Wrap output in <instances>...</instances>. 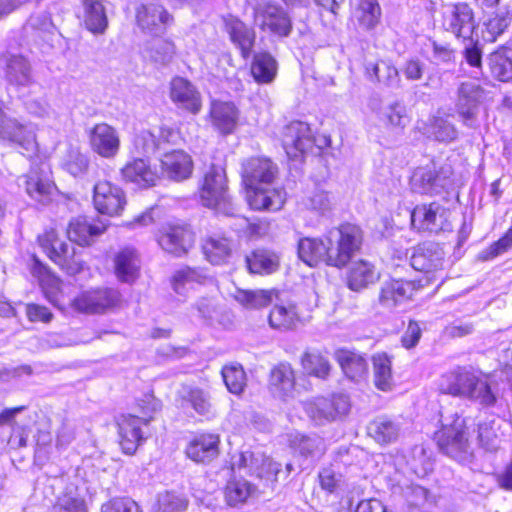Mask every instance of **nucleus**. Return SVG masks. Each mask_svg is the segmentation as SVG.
<instances>
[{"mask_svg":"<svg viewBox=\"0 0 512 512\" xmlns=\"http://www.w3.org/2000/svg\"><path fill=\"white\" fill-rule=\"evenodd\" d=\"M279 173L277 163L265 155H252L241 162V186L251 210L277 212L284 207L286 190L283 186L274 185Z\"/></svg>","mask_w":512,"mask_h":512,"instance_id":"nucleus-1","label":"nucleus"},{"mask_svg":"<svg viewBox=\"0 0 512 512\" xmlns=\"http://www.w3.org/2000/svg\"><path fill=\"white\" fill-rule=\"evenodd\" d=\"M277 138L290 160H304L309 155L321 156L332 144L329 134L312 132L308 123L299 120H292L281 127Z\"/></svg>","mask_w":512,"mask_h":512,"instance_id":"nucleus-2","label":"nucleus"},{"mask_svg":"<svg viewBox=\"0 0 512 512\" xmlns=\"http://www.w3.org/2000/svg\"><path fill=\"white\" fill-rule=\"evenodd\" d=\"M439 391L453 397L478 401L485 407H491L497 401L488 377L464 367L443 374L439 382Z\"/></svg>","mask_w":512,"mask_h":512,"instance_id":"nucleus-3","label":"nucleus"},{"mask_svg":"<svg viewBox=\"0 0 512 512\" xmlns=\"http://www.w3.org/2000/svg\"><path fill=\"white\" fill-rule=\"evenodd\" d=\"M432 441L439 453L458 463L463 464L473 457L470 428L466 418L459 414L441 423L433 432Z\"/></svg>","mask_w":512,"mask_h":512,"instance_id":"nucleus-4","label":"nucleus"},{"mask_svg":"<svg viewBox=\"0 0 512 512\" xmlns=\"http://www.w3.org/2000/svg\"><path fill=\"white\" fill-rule=\"evenodd\" d=\"M365 234L360 225L350 222L339 224L335 236H326L327 266L343 269L363 249Z\"/></svg>","mask_w":512,"mask_h":512,"instance_id":"nucleus-5","label":"nucleus"},{"mask_svg":"<svg viewBox=\"0 0 512 512\" xmlns=\"http://www.w3.org/2000/svg\"><path fill=\"white\" fill-rule=\"evenodd\" d=\"M198 196L203 206L219 210L231 205L228 177L224 167L212 164L204 172L198 186Z\"/></svg>","mask_w":512,"mask_h":512,"instance_id":"nucleus-6","label":"nucleus"},{"mask_svg":"<svg viewBox=\"0 0 512 512\" xmlns=\"http://www.w3.org/2000/svg\"><path fill=\"white\" fill-rule=\"evenodd\" d=\"M38 242L47 256L69 275L82 271L83 260L77 249L69 243L62 242L54 229L38 236Z\"/></svg>","mask_w":512,"mask_h":512,"instance_id":"nucleus-7","label":"nucleus"},{"mask_svg":"<svg viewBox=\"0 0 512 512\" xmlns=\"http://www.w3.org/2000/svg\"><path fill=\"white\" fill-rule=\"evenodd\" d=\"M424 286L421 279L389 277L379 287L378 303L384 309H395L404 303L413 301Z\"/></svg>","mask_w":512,"mask_h":512,"instance_id":"nucleus-8","label":"nucleus"},{"mask_svg":"<svg viewBox=\"0 0 512 512\" xmlns=\"http://www.w3.org/2000/svg\"><path fill=\"white\" fill-rule=\"evenodd\" d=\"M449 212L438 201L416 204L410 211V228L419 234H438L449 224Z\"/></svg>","mask_w":512,"mask_h":512,"instance_id":"nucleus-9","label":"nucleus"},{"mask_svg":"<svg viewBox=\"0 0 512 512\" xmlns=\"http://www.w3.org/2000/svg\"><path fill=\"white\" fill-rule=\"evenodd\" d=\"M221 454V437L217 432L202 430L194 433L184 448L185 457L198 465H209Z\"/></svg>","mask_w":512,"mask_h":512,"instance_id":"nucleus-10","label":"nucleus"},{"mask_svg":"<svg viewBox=\"0 0 512 512\" xmlns=\"http://www.w3.org/2000/svg\"><path fill=\"white\" fill-rule=\"evenodd\" d=\"M196 234L193 227L186 222L168 224L158 235V243L167 253L182 257L195 245Z\"/></svg>","mask_w":512,"mask_h":512,"instance_id":"nucleus-11","label":"nucleus"},{"mask_svg":"<svg viewBox=\"0 0 512 512\" xmlns=\"http://www.w3.org/2000/svg\"><path fill=\"white\" fill-rule=\"evenodd\" d=\"M254 20L262 31L285 38L288 37L293 29V24L288 13L274 2H265L254 9Z\"/></svg>","mask_w":512,"mask_h":512,"instance_id":"nucleus-12","label":"nucleus"},{"mask_svg":"<svg viewBox=\"0 0 512 512\" xmlns=\"http://www.w3.org/2000/svg\"><path fill=\"white\" fill-rule=\"evenodd\" d=\"M169 98L179 111L187 115H198L203 109L201 92L189 79L182 76L172 77Z\"/></svg>","mask_w":512,"mask_h":512,"instance_id":"nucleus-13","label":"nucleus"},{"mask_svg":"<svg viewBox=\"0 0 512 512\" xmlns=\"http://www.w3.org/2000/svg\"><path fill=\"white\" fill-rule=\"evenodd\" d=\"M349 410L348 398L342 394L317 396L305 405L308 416L318 424L335 421L348 414Z\"/></svg>","mask_w":512,"mask_h":512,"instance_id":"nucleus-14","label":"nucleus"},{"mask_svg":"<svg viewBox=\"0 0 512 512\" xmlns=\"http://www.w3.org/2000/svg\"><path fill=\"white\" fill-rule=\"evenodd\" d=\"M51 171L47 163L33 166L27 175L19 178V185H24L27 194L35 201L46 204L56 191L50 177Z\"/></svg>","mask_w":512,"mask_h":512,"instance_id":"nucleus-15","label":"nucleus"},{"mask_svg":"<svg viewBox=\"0 0 512 512\" xmlns=\"http://www.w3.org/2000/svg\"><path fill=\"white\" fill-rule=\"evenodd\" d=\"M297 387V372L288 361L273 365L267 378V389L272 397L286 401L292 398Z\"/></svg>","mask_w":512,"mask_h":512,"instance_id":"nucleus-16","label":"nucleus"},{"mask_svg":"<svg viewBox=\"0 0 512 512\" xmlns=\"http://www.w3.org/2000/svg\"><path fill=\"white\" fill-rule=\"evenodd\" d=\"M174 16L160 3L141 4L135 11V23L143 31L156 34L174 24Z\"/></svg>","mask_w":512,"mask_h":512,"instance_id":"nucleus-17","label":"nucleus"},{"mask_svg":"<svg viewBox=\"0 0 512 512\" xmlns=\"http://www.w3.org/2000/svg\"><path fill=\"white\" fill-rule=\"evenodd\" d=\"M0 140L17 144L27 153L37 150L36 136L33 127L24 125L16 119L7 118L0 102Z\"/></svg>","mask_w":512,"mask_h":512,"instance_id":"nucleus-18","label":"nucleus"},{"mask_svg":"<svg viewBox=\"0 0 512 512\" xmlns=\"http://www.w3.org/2000/svg\"><path fill=\"white\" fill-rule=\"evenodd\" d=\"M442 24L456 38H466V33L472 32L475 27L473 7L467 1L452 3L449 12L442 15Z\"/></svg>","mask_w":512,"mask_h":512,"instance_id":"nucleus-19","label":"nucleus"},{"mask_svg":"<svg viewBox=\"0 0 512 512\" xmlns=\"http://www.w3.org/2000/svg\"><path fill=\"white\" fill-rule=\"evenodd\" d=\"M222 19L224 31L231 43L239 50L241 58L244 60L250 58L256 43L254 29L232 14L226 15Z\"/></svg>","mask_w":512,"mask_h":512,"instance_id":"nucleus-20","label":"nucleus"},{"mask_svg":"<svg viewBox=\"0 0 512 512\" xmlns=\"http://www.w3.org/2000/svg\"><path fill=\"white\" fill-rule=\"evenodd\" d=\"M120 301V294L112 288H99L84 291L75 297L72 306L79 312L100 313L116 306Z\"/></svg>","mask_w":512,"mask_h":512,"instance_id":"nucleus-21","label":"nucleus"},{"mask_svg":"<svg viewBox=\"0 0 512 512\" xmlns=\"http://www.w3.org/2000/svg\"><path fill=\"white\" fill-rule=\"evenodd\" d=\"M444 250L439 243L419 244L411 256V266L432 279L444 268Z\"/></svg>","mask_w":512,"mask_h":512,"instance_id":"nucleus-22","label":"nucleus"},{"mask_svg":"<svg viewBox=\"0 0 512 512\" xmlns=\"http://www.w3.org/2000/svg\"><path fill=\"white\" fill-rule=\"evenodd\" d=\"M93 203L99 213L113 216L123 211L126 201L119 187L108 181H100L94 186Z\"/></svg>","mask_w":512,"mask_h":512,"instance_id":"nucleus-23","label":"nucleus"},{"mask_svg":"<svg viewBox=\"0 0 512 512\" xmlns=\"http://www.w3.org/2000/svg\"><path fill=\"white\" fill-rule=\"evenodd\" d=\"M201 252L211 265H229L234 256L233 240L223 234L208 235L201 242Z\"/></svg>","mask_w":512,"mask_h":512,"instance_id":"nucleus-24","label":"nucleus"},{"mask_svg":"<svg viewBox=\"0 0 512 512\" xmlns=\"http://www.w3.org/2000/svg\"><path fill=\"white\" fill-rule=\"evenodd\" d=\"M382 9L378 0H357L352 7L348 23L354 30L372 32L380 24Z\"/></svg>","mask_w":512,"mask_h":512,"instance_id":"nucleus-25","label":"nucleus"},{"mask_svg":"<svg viewBox=\"0 0 512 512\" xmlns=\"http://www.w3.org/2000/svg\"><path fill=\"white\" fill-rule=\"evenodd\" d=\"M334 357L347 379L361 382L368 378L370 369L364 354L347 348H339L335 351Z\"/></svg>","mask_w":512,"mask_h":512,"instance_id":"nucleus-26","label":"nucleus"},{"mask_svg":"<svg viewBox=\"0 0 512 512\" xmlns=\"http://www.w3.org/2000/svg\"><path fill=\"white\" fill-rule=\"evenodd\" d=\"M209 118L213 128L226 136L235 132L240 111L231 101L214 100L210 105Z\"/></svg>","mask_w":512,"mask_h":512,"instance_id":"nucleus-27","label":"nucleus"},{"mask_svg":"<svg viewBox=\"0 0 512 512\" xmlns=\"http://www.w3.org/2000/svg\"><path fill=\"white\" fill-rule=\"evenodd\" d=\"M107 226L106 219L91 220L86 216H79L69 222L67 235L71 242L79 246L90 245L95 237L105 232Z\"/></svg>","mask_w":512,"mask_h":512,"instance_id":"nucleus-28","label":"nucleus"},{"mask_svg":"<svg viewBox=\"0 0 512 512\" xmlns=\"http://www.w3.org/2000/svg\"><path fill=\"white\" fill-rule=\"evenodd\" d=\"M163 173L174 181H183L191 177L194 169L192 157L183 150H172L161 160Z\"/></svg>","mask_w":512,"mask_h":512,"instance_id":"nucleus-29","label":"nucleus"},{"mask_svg":"<svg viewBox=\"0 0 512 512\" xmlns=\"http://www.w3.org/2000/svg\"><path fill=\"white\" fill-rule=\"evenodd\" d=\"M249 73L258 85L272 84L278 75L279 65L276 58L266 50L252 53Z\"/></svg>","mask_w":512,"mask_h":512,"instance_id":"nucleus-30","label":"nucleus"},{"mask_svg":"<svg viewBox=\"0 0 512 512\" xmlns=\"http://www.w3.org/2000/svg\"><path fill=\"white\" fill-rule=\"evenodd\" d=\"M280 255L268 248L257 247L245 256V264L250 274L271 275L280 269Z\"/></svg>","mask_w":512,"mask_h":512,"instance_id":"nucleus-31","label":"nucleus"},{"mask_svg":"<svg viewBox=\"0 0 512 512\" xmlns=\"http://www.w3.org/2000/svg\"><path fill=\"white\" fill-rule=\"evenodd\" d=\"M297 254L299 259L310 268H316L322 264L327 266L326 236L300 238Z\"/></svg>","mask_w":512,"mask_h":512,"instance_id":"nucleus-32","label":"nucleus"},{"mask_svg":"<svg viewBox=\"0 0 512 512\" xmlns=\"http://www.w3.org/2000/svg\"><path fill=\"white\" fill-rule=\"evenodd\" d=\"M380 277L373 263L359 259L350 266L346 274L347 287L355 292L366 289L378 281Z\"/></svg>","mask_w":512,"mask_h":512,"instance_id":"nucleus-33","label":"nucleus"},{"mask_svg":"<svg viewBox=\"0 0 512 512\" xmlns=\"http://www.w3.org/2000/svg\"><path fill=\"white\" fill-rule=\"evenodd\" d=\"M300 365L307 376L321 380L328 379L332 371L328 353L319 349L304 351L300 357Z\"/></svg>","mask_w":512,"mask_h":512,"instance_id":"nucleus-34","label":"nucleus"},{"mask_svg":"<svg viewBox=\"0 0 512 512\" xmlns=\"http://www.w3.org/2000/svg\"><path fill=\"white\" fill-rule=\"evenodd\" d=\"M92 149L102 157H113L119 149L116 131L105 123L97 124L91 133Z\"/></svg>","mask_w":512,"mask_h":512,"instance_id":"nucleus-35","label":"nucleus"},{"mask_svg":"<svg viewBox=\"0 0 512 512\" xmlns=\"http://www.w3.org/2000/svg\"><path fill=\"white\" fill-rule=\"evenodd\" d=\"M440 179V170L434 163L415 168L410 176L409 185L413 192L432 196Z\"/></svg>","mask_w":512,"mask_h":512,"instance_id":"nucleus-36","label":"nucleus"},{"mask_svg":"<svg viewBox=\"0 0 512 512\" xmlns=\"http://www.w3.org/2000/svg\"><path fill=\"white\" fill-rule=\"evenodd\" d=\"M392 360L386 352H378L371 357L373 382L380 391L388 392L394 386Z\"/></svg>","mask_w":512,"mask_h":512,"instance_id":"nucleus-37","label":"nucleus"},{"mask_svg":"<svg viewBox=\"0 0 512 512\" xmlns=\"http://www.w3.org/2000/svg\"><path fill=\"white\" fill-rule=\"evenodd\" d=\"M255 489V486L248 480L232 477L223 488L225 503L230 507L243 505L254 494Z\"/></svg>","mask_w":512,"mask_h":512,"instance_id":"nucleus-38","label":"nucleus"},{"mask_svg":"<svg viewBox=\"0 0 512 512\" xmlns=\"http://www.w3.org/2000/svg\"><path fill=\"white\" fill-rule=\"evenodd\" d=\"M488 66L494 79L500 82L512 83V52L505 46H500L488 57Z\"/></svg>","mask_w":512,"mask_h":512,"instance_id":"nucleus-39","label":"nucleus"},{"mask_svg":"<svg viewBox=\"0 0 512 512\" xmlns=\"http://www.w3.org/2000/svg\"><path fill=\"white\" fill-rule=\"evenodd\" d=\"M268 320L274 329L291 330L301 321V316L296 304H277L270 310Z\"/></svg>","mask_w":512,"mask_h":512,"instance_id":"nucleus-40","label":"nucleus"},{"mask_svg":"<svg viewBox=\"0 0 512 512\" xmlns=\"http://www.w3.org/2000/svg\"><path fill=\"white\" fill-rule=\"evenodd\" d=\"M157 179V170L150 164L148 158H135L130 162V182L136 188H150L156 184Z\"/></svg>","mask_w":512,"mask_h":512,"instance_id":"nucleus-41","label":"nucleus"},{"mask_svg":"<svg viewBox=\"0 0 512 512\" xmlns=\"http://www.w3.org/2000/svg\"><path fill=\"white\" fill-rule=\"evenodd\" d=\"M52 512H88L84 497L74 484L66 486L65 491L57 498Z\"/></svg>","mask_w":512,"mask_h":512,"instance_id":"nucleus-42","label":"nucleus"},{"mask_svg":"<svg viewBox=\"0 0 512 512\" xmlns=\"http://www.w3.org/2000/svg\"><path fill=\"white\" fill-rule=\"evenodd\" d=\"M188 506L189 499L186 494L169 490L157 495L152 512H186Z\"/></svg>","mask_w":512,"mask_h":512,"instance_id":"nucleus-43","label":"nucleus"},{"mask_svg":"<svg viewBox=\"0 0 512 512\" xmlns=\"http://www.w3.org/2000/svg\"><path fill=\"white\" fill-rule=\"evenodd\" d=\"M221 376L227 390L234 395H241L247 386V375L239 363H228L222 366Z\"/></svg>","mask_w":512,"mask_h":512,"instance_id":"nucleus-44","label":"nucleus"},{"mask_svg":"<svg viewBox=\"0 0 512 512\" xmlns=\"http://www.w3.org/2000/svg\"><path fill=\"white\" fill-rule=\"evenodd\" d=\"M5 77L12 85L28 86L32 82L28 61L22 56H11L7 62Z\"/></svg>","mask_w":512,"mask_h":512,"instance_id":"nucleus-45","label":"nucleus"},{"mask_svg":"<svg viewBox=\"0 0 512 512\" xmlns=\"http://www.w3.org/2000/svg\"><path fill=\"white\" fill-rule=\"evenodd\" d=\"M83 6L86 28L93 33H102L107 27V17L103 4L99 0H83Z\"/></svg>","mask_w":512,"mask_h":512,"instance_id":"nucleus-46","label":"nucleus"},{"mask_svg":"<svg viewBox=\"0 0 512 512\" xmlns=\"http://www.w3.org/2000/svg\"><path fill=\"white\" fill-rule=\"evenodd\" d=\"M368 433L377 443L388 444L397 439L399 428L391 419L378 417L370 422Z\"/></svg>","mask_w":512,"mask_h":512,"instance_id":"nucleus-47","label":"nucleus"},{"mask_svg":"<svg viewBox=\"0 0 512 512\" xmlns=\"http://www.w3.org/2000/svg\"><path fill=\"white\" fill-rule=\"evenodd\" d=\"M182 403L189 405L197 414L205 416L211 412L212 404L207 392L202 388L184 386L180 395Z\"/></svg>","mask_w":512,"mask_h":512,"instance_id":"nucleus-48","label":"nucleus"},{"mask_svg":"<svg viewBox=\"0 0 512 512\" xmlns=\"http://www.w3.org/2000/svg\"><path fill=\"white\" fill-rule=\"evenodd\" d=\"M277 295L278 291L276 289H240L237 291L236 299L245 306L261 308L268 306L272 302L273 297Z\"/></svg>","mask_w":512,"mask_h":512,"instance_id":"nucleus-49","label":"nucleus"},{"mask_svg":"<svg viewBox=\"0 0 512 512\" xmlns=\"http://www.w3.org/2000/svg\"><path fill=\"white\" fill-rule=\"evenodd\" d=\"M205 277L196 267L184 266L176 270L170 277V284L176 293H180L188 283H202Z\"/></svg>","mask_w":512,"mask_h":512,"instance_id":"nucleus-50","label":"nucleus"},{"mask_svg":"<svg viewBox=\"0 0 512 512\" xmlns=\"http://www.w3.org/2000/svg\"><path fill=\"white\" fill-rule=\"evenodd\" d=\"M512 249V226H510L499 239L493 241L488 247L481 251L478 258L481 261H490L498 256L507 253Z\"/></svg>","mask_w":512,"mask_h":512,"instance_id":"nucleus-51","label":"nucleus"},{"mask_svg":"<svg viewBox=\"0 0 512 512\" xmlns=\"http://www.w3.org/2000/svg\"><path fill=\"white\" fill-rule=\"evenodd\" d=\"M88 158L77 149H69L61 161V167L72 176L85 173L88 168Z\"/></svg>","mask_w":512,"mask_h":512,"instance_id":"nucleus-52","label":"nucleus"},{"mask_svg":"<svg viewBox=\"0 0 512 512\" xmlns=\"http://www.w3.org/2000/svg\"><path fill=\"white\" fill-rule=\"evenodd\" d=\"M510 24V18L507 12H494L485 22V32L489 35L488 41L494 42L504 33Z\"/></svg>","mask_w":512,"mask_h":512,"instance_id":"nucleus-53","label":"nucleus"},{"mask_svg":"<svg viewBox=\"0 0 512 512\" xmlns=\"http://www.w3.org/2000/svg\"><path fill=\"white\" fill-rule=\"evenodd\" d=\"M477 432L478 441L483 448L489 451H494L498 448L499 436L494 427V421L479 423Z\"/></svg>","mask_w":512,"mask_h":512,"instance_id":"nucleus-54","label":"nucleus"},{"mask_svg":"<svg viewBox=\"0 0 512 512\" xmlns=\"http://www.w3.org/2000/svg\"><path fill=\"white\" fill-rule=\"evenodd\" d=\"M342 475L332 466L323 467L318 473V482L322 490L329 494L336 493L341 486Z\"/></svg>","mask_w":512,"mask_h":512,"instance_id":"nucleus-55","label":"nucleus"},{"mask_svg":"<svg viewBox=\"0 0 512 512\" xmlns=\"http://www.w3.org/2000/svg\"><path fill=\"white\" fill-rule=\"evenodd\" d=\"M422 337V328L415 319H409L407 326L400 337L401 346L406 350L415 348Z\"/></svg>","mask_w":512,"mask_h":512,"instance_id":"nucleus-56","label":"nucleus"},{"mask_svg":"<svg viewBox=\"0 0 512 512\" xmlns=\"http://www.w3.org/2000/svg\"><path fill=\"white\" fill-rule=\"evenodd\" d=\"M176 55V46L171 39H162L153 50V57L156 61L163 64L172 61Z\"/></svg>","mask_w":512,"mask_h":512,"instance_id":"nucleus-57","label":"nucleus"},{"mask_svg":"<svg viewBox=\"0 0 512 512\" xmlns=\"http://www.w3.org/2000/svg\"><path fill=\"white\" fill-rule=\"evenodd\" d=\"M463 57L466 63L472 67L477 69H482L483 61H482V49L478 43V41L472 42L469 46L465 47L463 52Z\"/></svg>","mask_w":512,"mask_h":512,"instance_id":"nucleus-58","label":"nucleus"},{"mask_svg":"<svg viewBox=\"0 0 512 512\" xmlns=\"http://www.w3.org/2000/svg\"><path fill=\"white\" fill-rule=\"evenodd\" d=\"M290 446L302 457H309L315 451L314 441L307 435H296L290 441Z\"/></svg>","mask_w":512,"mask_h":512,"instance_id":"nucleus-59","label":"nucleus"},{"mask_svg":"<svg viewBox=\"0 0 512 512\" xmlns=\"http://www.w3.org/2000/svg\"><path fill=\"white\" fill-rule=\"evenodd\" d=\"M26 109L30 114L40 118H47L53 114L52 108L44 98H36L27 101Z\"/></svg>","mask_w":512,"mask_h":512,"instance_id":"nucleus-60","label":"nucleus"},{"mask_svg":"<svg viewBox=\"0 0 512 512\" xmlns=\"http://www.w3.org/2000/svg\"><path fill=\"white\" fill-rule=\"evenodd\" d=\"M26 314L31 322L48 323L53 317V314L47 307L38 304H27Z\"/></svg>","mask_w":512,"mask_h":512,"instance_id":"nucleus-61","label":"nucleus"},{"mask_svg":"<svg viewBox=\"0 0 512 512\" xmlns=\"http://www.w3.org/2000/svg\"><path fill=\"white\" fill-rule=\"evenodd\" d=\"M156 207H150L130 221L132 228H146L156 224L160 215L155 214Z\"/></svg>","mask_w":512,"mask_h":512,"instance_id":"nucleus-62","label":"nucleus"},{"mask_svg":"<svg viewBox=\"0 0 512 512\" xmlns=\"http://www.w3.org/2000/svg\"><path fill=\"white\" fill-rule=\"evenodd\" d=\"M159 143L165 145H177L184 141L179 128L164 126L159 131Z\"/></svg>","mask_w":512,"mask_h":512,"instance_id":"nucleus-63","label":"nucleus"},{"mask_svg":"<svg viewBox=\"0 0 512 512\" xmlns=\"http://www.w3.org/2000/svg\"><path fill=\"white\" fill-rule=\"evenodd\" d=\"M354 512H388L386 505H384L379 499L368 498L360 500Z\"/></svg>","mask_w":512,"mask_h":512,"instance_id":"nucleus-64","label":"nucleus"}]
</instances>
